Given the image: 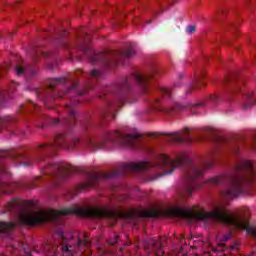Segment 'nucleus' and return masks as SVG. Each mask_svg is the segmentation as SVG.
Segmentation results:
<instances>
[{"label":"nucleus","instance_id":"obj_1","mask_svg":"<svg viewBox=\"0 0 256 256\" xmlns=\"http://www.w3.org/2000/svg\"><path fill=\"white\" fill-rule=\"evenodd\" d=\"M217 150L212 152L201 163H195L187 154H180L176 158H171L167 154L156 155L154 162H132L120 165L119 170H115L110 174L101 172H88L86 182L79 185L80 191L97 187V183L103 179H113V177H121L125 173H144L148 171L146 181H157L163 175H171L175 169L184 171V188L180 193L182 201L193 195V191L201 189V178L206 169H211L215 165Z\"/></svg>","mask_w":256,"mask_h":256},{"label":"nucleus","instance_id":"obj_2","mask_svg":"<svg viewBox=\"0 0 256 256\" xmlns=\"http://www.w3.org/2000/svg\"><path fill=\"white\" fill-rule=\"evenodd\" d=\"M157 73H159V69L153 67L146 74H133L122 79L117 84L102 88L100 90V99L106 100V106L101 114L102 125H105L111 119H115L117 109L123 107V105H131V103L137 101V98L130 95L131 83L138 85L142 93H151V80L155 78Z\"/></svg>","mask_w":256,"mask_h":256},{"label":"nucleus","instance_id":"obj_3","mask_svg":"<svg viewBox=\"0 0 256 256\" xmlns=\"http://www.w3.org/2000/svg\"><path fill=\"white\" fill-rule=\"evenodd\" d=\"M166 213L168 217L187 219L188 221H199L207 226L213 225V223H223L224 225L235 227V229H244L247 233L256 237V227L251 226L245 216L229 214L227 207L223 203L214 205L211 211H192L190 209L174 207L168 209Z\"/></svg>","mask_w":256,"mask_h":256},{"label":"nucleus","instance_id":"obj_4","mask_svg":"<svg viewBox=\"0 0 256 256\" xmlns=\"http://www.w3.org/2000/svg\"><path fill=\"white\" fill-rule=\"evenodd\" d=\"M210 185H228L222 190L221 195L224 199H235L239 195H245L251 185H256L255 165L251 160H238L231 172L223 176H216L208 180Z\"/></svg>","mask_w":256,"mask_h":256},{"label":"nucleus","instance_id":"obj_5","mask_svg":"<svg viewBox=\"0 0 256 256\" xmlns=\"http://www.w3.org/2000/svg\"><path fill=\"white\" fill-rule=\"evenodd\" d=\"M65 215H78V217H91L92 219H109L117 217L113 210L103 208L71 207L62 210H40L38 212L24 211L18 214V219L23 225H39L41 223H59Z\"/></svg>","mask_w":256,"mask_h":256},{"label":"nucleus","instance_id":"obj_6","mask_svg":"<svg viewBox=\"0 0 256 256\" xmlns=\"http://www.w3.org/2000/svg\"><path fill=\"white\" fill-rule=\"evenodd\" d=\"M77 87H79L77 82H73L71 79L65 77L52 78L48 81V91L52 99L76 97L70 104L65 105L69 118H65L62 121L59 118H52V125H66V127H73L75 125V119L77 117L75 105L79 104V97L81 95H87V91H89V89L79 91Z\"/></svg>","mask_w":256,"mask_h":256},{"label":"nucleus","instance_id":"obj_7","mask_svg":"<svg viewBox=\"0 0 256 256\" xmlns=\"http://www.w3.org/2000/svg\"><path fill=\"white\" fill-rule=\"evenodd\" d=\"M56 149H69V140L65 134H58L54 138V142L51 144H42L32 153L27 154L23 150H11V151H0V159L9 157L10 159H21L24 167H31L35 163H45L47 157H53ZM1 173H7L5 164L0 162V175Z\"/></svg>","mask_w":256,"mask_h":256},{"label":"nucleus","instance_id":"obj_8","mask_svg":"<svg viewBox=\"0 0 256 256\" xmlns=\"http://www.w3.org/2000/svg\"><path fill=\"white\" fill-rule=\"evenodd\" d=\"M88 145L92 151L97 149H115V147H130L131 149H139L148 155H155L153 146L143 144L141 136L138 134H121L119 131L105 132L102 141L95 142L88 140Z\"/></svg>","mask_w":256,"mask_h":256},{"label":"nucleus","instance_id":"obj_9","mask_svg":"<svg viewBox=\"0 0 256 256\" xmlns=\"http://www.w3.org/2000/svg\"><path fill=\"white\" fill-rule=\"evenodd\" d=\"M89 41H91V36L85 30H82V33L77 35L75 46L81 49L86 57H89L91 63H103L106 67H116L121 63V59L135 57V49L133 48H127L124 52L109 50L97 54L89 46Z\"/></svg>","mask_w":256,"mask_h":256},{"label":"nucleus","instance_id":"obj_10","mask_svg":"<svg viewBox=\"0 0 256 256\" xmlns=\"http://www.w3.org/2000/svg\"><path fill=\"white\" fill-rule=\"evenodd\" d=\"M40 170L42 175L52 177L56 181H65L71 173H75V169L65 162L40 166Z\"/></svg>","mask_w":256,"mask_h":256},{"label":"nucleus","instance_id":"obj_11","mask_svg":"<svg viewBox=\"0 0 256 256\" xmlns=\"http://www.w3.org/2000/svg\"><path fill=\"white\" fill-rule=\"evenodd\" d=\"M58 235L60 239L67 241L69 244V246H65V251H71L73 247L81 249V247H89V245H91V240L87 238L86 233L82 234L83 239L77 232L65 234V232L59 231Z\"/></svg>","mask_w":256,"mask_h":256},{"label":"nucleus","instance_id":"obj_12","mask_svg":"<svg viewBox=\"0 0 256 256\" xmlns=\"http://www.w3.org/2000/svg\"><path fill=\"white\" fill-rule=\"evenodd\" d=\"M159 103H161V99H154V101L152 102V107H154V109H158V111H164V113H173L174 111H185V109H193V107H203L204 105L203 102L188 104L176 103L174 108L159 109L157 108V104Z\"/></svg>","mask_w":256,"mask_h":256},{"label":"nucleus","instance_id":"obj_13","mask_svg":"<svg viewBox=\"0 0 256 256\" xmlns=\"http://www.w3.org/2000/svg\"><path fill=\"white\" fill-rule=\"evenodd\" d=\"M164 135H168L171 141H174L175 143H187L190 145L193 141H201V138H191L188 128H184V132L178 131Z\"/></svg>","mask_w":256,"mask_h":256},{"label":"nucleus","instance_id":"obj_14","mask_svg":"<svg viewBox=\"0 0 256 256\" xmlns=\"http://www.w3.org/2000/svg\"><path fill=\"white\" fill-rule=\"evenodd\" d=\"M215 143L217 145V149H221L222 145H226L230 151V153H233L234 155H239V146L237 144H231L227 139L217 136L215 137Z\"/></svg>","mask_w":256,"mask_h":256},{"label":"nucleus","instance_id":"obj_15","mask_svg":"<svg viewBox=\"0 0 256 256\" xmlns=\"http://www.w3.org/2000/svg\"><path fill=\"white\" fill-rule=\"evenodd\" d=\"M146 247L148 249H151L152 251H155L156 256L165 255V252L163 251V242L161 241V239H150L146 244Z\"/></svg>","mask_w":256,"mask_h":256},{"label":"nucleus","instance_id":"obj_16","mask_svg":"<svg viewBox=\"0 0 256 256\" xmlns=\"http://www.w3.org/2000/svg\"><path fill=\"white\" fill-rule=\"evenodd\" d=\"M23 187V184L19 182L14 183H7V182H0V195H7L8 193H13L15 189H21Z\"/></svg>","mask_w":256,"mask_h":256},{"label":"nucleus","instance_id":"obj_17","mask_svg":"<svg viewBox=\"0 0 256 256\" xmlns=\"http://www.w3.org/2000/svg\"><path fill=\"white\" fill-rule=\"evenodd\" d=\"M237 74L229 75L225 78L224 84L230 85L231 93H240L241 92V82H237Z\"/></svg>","mask_w":256,"mask_h":256},{"label":"nucleus","instance_id":"obj_18","mask_svg":"<svg viewBox=\"0 0 256 256\" xmlns=\"http://www.w3.org/2000/svg\"><path fill=\"white\" fill-rule=\"evenodd\" d=\"M158 213L155 211L142 212L137 210H132L128 212L125 217L126 219H141V217H157Z\"/></svg>","mask_w":256,"mask_h":256},{"label":"nucleus","instance_id":"obj_19","mask_svg":"<svg viewBox=\"0 0 256 256\" xmlns=\"http://www.w3.org/2000/svg\"><path fill=\"white\" fill-rule=\"evenodd\" d=\"M69 35L68 31H61L58 33V38L56 40L57 45H60V47H71V44H69L67 41L63 40L65 37Z\"/></svg>","mask_w":256,"mask_h":256},{"label":"nucleus","instance_id":"obj_20","mask_svg":"<svg viewBox=\"0 0 256 256\" xmlns=\"http://www.w3.org/2000/svg\"><path fill=\"white\" fill-rule=\"evenodd\" d=\"M203 79H205V75L203 74L196 78L191 87L186 91L187 95L191 94L193 89H200L201 85H205V81H203Z\"/></svg>","mask_w":256,"mask_h":256},{"label":"nucleus","instance_id":"obj_21","mask_svg":"<svg viewBox=\"0 0 256 256\" xmlns=\"http://www.w3.org/2000/svg\"><path fill=\"white\" fill-rule=\"evenodd\" d=\"M14 70L16 75H28V73H30V75H35V70H33L31 67L24 68L19 64L14 67Z\"/></svg>","mask_w":256,"mask_h":256},{"label":"nucleus","instance_id":"obj_22","mask_svg":"<svg viewBox=\"0 0 256 256\" xmlns=\"http://www.w3.org/2000/svg\"><path fill=\"white\" fill-rule=\"evenodd\" d=\"M39 109V106L34 104L31 100H28L26 105L21 106V111H24L25 113H33V111H39Z\"/></svg>","mask_w":256,"mask_h":256},{"label":"nucleus","instance_id":"obj_23","mask_svg":"<svg viewBox=\"0 0 256 256\" xmlns=\"http://www.w3.org/2000/svg\"><path fill=\"white\" fill-rule=\"evenodd\" d=\"M246 97L249 101L243 104V110L249 111V109H251V107L256 104V98H253V92L246 94Z\"/></svg>","mask_w":256,"mask_h":256},{"label":"nucleus","instance_id":"obj_24","mask_svg":"<svg viewBox=\"0 0 256 256\" xmlns=\"http://www.w3.org/2000/svg\"><path fill=\"white\" fill-rule=\"evenodd\" d=\"M21 207V203L17 199H12L10 202H8L6 209L7 211H11L12 213H15L17 209Z\"/></svg>","mask_w":256,"mask_h":256},{"label":"nucleus","instance_id":"obj_25","mask_svg":"<svg viewBox=\"0 0 256 256\" xmlns=\"http://www.w3.org/2000/svg\"><path fill=\"white\" fill-rule=\"evenodd\" d=\"M7 99H9V91L7 90L0 91V107H3Z\"/></svg>","mask_w":256,"mask_h":256},{"label":"nucleus","instance_id":"obj_26","mask_svg":"<svg viewBox=\"0 0 256 256\" xmlns=\"http://www.w3.org/2000/svg\"><path fill=\"white\" fill-rule=\"evenodd\" d=\"M158 93L162 95V97H166V99H171V90L168 88L162 87L158 89Z\"/></svg>","mask_w":256,"mask_h":256},{"label":"nucleus","instance_id":"obj_27","mask_svg":"<svg viewBox=\"0 0 256 256\" xmlns=\"http://www.w3.org/2000/svg\"><path fill=\"white\" fill-rule=\"evenodd\" d=\"M90 77H92V79L99 80L101 77H103V74L98 70H92L90 72Z\"/></svg>","mask_w":256,"mask_h":256},{"label":"nucleus","instance_id":"obj_28","mask_svg":"<svg viewBox=\"0 0 256 256\" xmlns=\"http://www.w3.org/2000/svg\"><path fill=\"white\" fill-rule=\"evenodd\" d=\"M108 243L111 246H115L117 243H119V236L115 235L113 238H110Z\"/></svg>","mask_w":256,"mask_h":256},{"label":"nucleus","instance_id":"obj_29","mask_svg":"<svg viewBox=\"0 0 256 256\" xmlns=\"http://www.w3.org/2000/svg\"><path fill=\"white\" fill-rule=\"evenodd\" d=\"M11 63L9 62H6L4 63L1 67H0V71L3 72V71H7V69H11Z\"/></svg>","mask_w":256,"mask_h":256},{"label":"nucleus","instance_id":"obj_30","mask_svg":"<svg viewBox=\"0 0 256 256\" xmlns=\"http://www.w3.org/2000/svg\"><path fill=\"white\" fill-rule=\"evenodd\" d=\"M15 87H19V83L12 81L9 88V93H13L15 91Z\"/></svg>","mask_w":256,"mask_h":256},{"label":"nucleus","instance_id":"obj_31","mask_svg":"<svg viewBox=\"0 0 256 256\" xmlns=\"http://www.w3.org/2000/svg\"><path fill=\"white\" fill-rule=\"evenodd\" d=\"M196 30H197V28L193 25H190L186 28V32L189 33L190 35L195 33Z\"/></svg>","mask_w":256,"mask_h":256},{"label":"nucleus","instance_id":"obj_32","mask_svg":"<svg viewBox=\"0 0 256 256\" xmlns=\"http://www.w3.org/2000/svg\"><path fill=\"white\" fill-rule=\"evenodd\" d=\"M229 239H231V233H228V234L224 235V236L222 237L221 241H222L223 243H225V241H229Z\"/></svg>","mask_w":256,"mask_h":256},{"label":"nucleus","instance_id":"obj_33","mask_svg":"<svg viewBox=\"0 0 256 256\" xmlns=\"http://www.w3.org/2000/svg\"><path fill=\"white\" fill-rule=\"evenodd\" d=\"M211 101H214V103H217L219 101V95L213 94L210 96Z\"/></svg>","mask_w":256,"mask_h":256},{"label":"nucleus","instance_id":"obj_34","mask_svg":"<svg viewBox=\"0 0 256 256\" xmlns=\"http://www.w3.org/2000/svg\"><path fill=\"white\" fill-rule=\"evenodd\" d=\"M41 55H42L43 57H52V56H53V54H52L51 52H47V53L41 52Z\"/></svg>","mask_w":256,"mask_h":256},{"label":"nucleus","instance_id":"obj_35","mask_svg":"<svg viewBox=\"0 0 256 256\" xmlns=\"http://www.w3.org/2000/svg\"><path fill=\"white\" fill-rule=\"evenodd\" d=\"M247 5H255V2L254 1H251V0H247Z\"/></svg>","mask_w":256,"mask_h":256},{"label":"nucleus","instance_id":"obj_36","mask_svg":"<svg viewBox=\"0 0 256 256\" xmlns=\"http://www.w3.org/2000/svg\"><path fill=\"white\" fill-rule=\"evenodd\" d=\"M231 250L232 251H237V244L232 245Z\"/></svg>","mask_w":256,"mask_h":256},{"label":"nucleus","instance_id":"obj_37","mask_svg":"<svg viewBox=\"0 0 256 256\" xmlns=\"http://www.w3.org/2000/svg\"><path fill=\"white\" fill-rule=\"evenodd\" d=\"M0 256H7V255H5V253L3 252H0Z\"/></svg>","mask_w":256,"mask_h":256},{"label":"nucleus","instance_id":"obj_38","mask_svg":"<svg viewBox=\"0 0 256 256\" xmlns=\"http://www.w3.org/2000/svg\"><path fill=\"white\" fill-rule=\"evenodd\" d=\"M0 77H3V74H2V72H0Z\"/></svg>","mask_w":256,"mask_h":256},{"label":"nucleus","instance_id":"obj_39","mask_svg":"<svg viewBox=\"0 0 256 256\" xmlns=\"http://www.w3.org/2000/svg\"><path fill=\"white\" fill-rule=\"evenodd\" d=\"M150 23H151V20L148 21V24H150Z\"/></svg>","mask_w":256,"mask_h":256},{"label":"nucleus","instance_id":"obj_40","mask_svg":"<svg viewBox=\"0 0 256 256\" xmlns=\"http://www.w3.org/2000/svg\"><path fill=\"white\" fill-rule=\"evenodd\" d=\"M39 179H43V176H40V178Z\"/></svg>","mask_w":256,"mask_h":256},{"label":"nucleus","instance_id":"obj_41","mask_svg":"<svg viewBox=\"0 0 256 256\" xmlns=\"http://www.w3.org/2000/svg\"><path fill=\"white\" fill-rule=\"evenodd\" d=\"M228 45H231V42H228Z\"/></svg>","mask_w":256,"mask_h":256},{"label":"nucleus","instance_id":"obj_42","mask_svg":"<svg viewBox=\"0 0 256 256\" xmlns=\"http://www.w3.org/2000/svg\"><path fill=\"white\" fill-rule=\"evenodd\" d=\"M34 61H37V59H36V58H34Z\"/></svg>","mask_w":256,"mask_h":256},{"label":"nucleus","instance_id":"obj_43","mask_svg":"<svg viewBox=\"0 0 256 256\" xmlns=\"http://www.w3.org/2000/svg\"><path fill=\"white\" fill-rule=\"evenodd\" d=\"M79 73H83L82 71H79Z\"/></svg>","mask_w":256,"mask_h":256},{"label":"nucleus","instance_id":"obj_44","mask_svg":"<svg viewBox=\"0 0 256 256\" xmlns=\"http://www.w3.org/2000/svg\"><path fill=\"white\" fill-rule=\"evenodd\" d=\"M44 103H46V101L44 100Z\"/></svg>","mask_w":256,"mask_h":256}]
</instances>
